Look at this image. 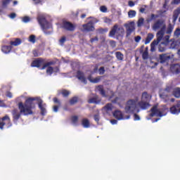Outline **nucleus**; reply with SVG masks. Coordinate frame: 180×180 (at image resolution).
<instances>
[{"label": "nucleus", "mask_w": 180, "mask_h": 180, "mask_svg": "<svg viewBox=\"0 0 180 180\" xmlns=\"http://www.w3.org/2000/svg\"><path fill=\"white\" fill-rule=\"evenodd\" d=\"M6 96H7V98H13V95L11 91H6Z\"/></svg>", "instance_id": "69168bd1"}, {"label": "nucleus", "mask_w": 180, "mask_h": 180, "mask_svg": "<svg viewBox=\"0 0 180 180\" xmlns=\"http://www.w3.org/2000/svg\"><path fill=\"white\" fill-rule=\"evenodd\" d=\"M37 20L42 30H44V33L47 34L48 32L46 30H49V29H51L53 27L49 21H47L46 17L43 15H39V17H37Z\"/></svg>", "instance_id": "39448f33"}, {"label": "nucleus", "mask_w": 180, "mask_h": 180, "mask_svg": "<svg viewBox=\"0 0 180 180\" xmlns=\"http://www.w3.org/2000/svg\"><path fill=\"white\" fill-rule=\"evenodd\" d=\"M167 46V45L162 44V42H161L158 46V50H159L160 53H164V51H165V50H167V48H166Z\"/></svg>", "instance_id": "e433bc0d"}, {"label": "nucleus", "mask_w": 180, "mask_h": 180, "mask_svg": "<svg viewBox=\"0 0 180 180\" xmlns=\"http://www.w3.org/2000/svg\"><path fill=\"white\" fill-rule=\"evenodd\" d=\"M112 115L117 120H122L123 119V112L119 110L114 111Z\"/></svg>", "instance_id": "4be33fe9"}, {"label": "nucleus", "mask_w": 180, "mask_h": 180, "mask_svg": "<svg viewBox=\"0 0 180 180\" xmlns=\"http://www.w3.org/2000/svg\"><path fill=\"white\" fill-rule=\"evenodd\" d=\"M38 106L41 110V116H45L47 113V110H46V103L43 104V100L40 99L38 103Z\"/></svg>", "instance_id": "f3484780"}, {"label": "nucleus", "mask_w": 180, "mask_h": 180, "mask_svg": "<svg viewBox=\"0 0 180 180\" xmlns=\"http://www.w3.org/2000/svg\"><path fill=\"white\" fill-rule=\"evenodd\" d=\"M143 60H148V51L145 50L142 53Z\"/></svg>", "instance_id": "37998d69"}, {"label": "nucleus", "mask_w": 180, "mask_h": 180, "mask_svg": "<svg viewBox=\"0 0 180 180\" xmlns=\"http://www.w3.org/2000/svg\"><path fill=\"white\" fill-rule=\"evenodd\" d=\"M4 126H6L7 129L12 127V122H11V117H9V115H5L1 119H0L1 130H4Z\"/></svg>", "instance_id": "0eeeda50"}, {"label": "nucleus", "mask_w": 180, "mask_h": 180, "mask_svg": "<svg viewBox=\"0 0 180 180\" xmlns=\"http://www.w3.org/2000/svg\"><path fill=\"white\" fill-rule=\"evenodd\" d=\"M1 51L4 53V54H9V53L12 51V46H1Z\"/></svg>", "instance_id": "c85d7f7f"}, {"label": "nucleus", "mask_w": 180, "mask_h": 180, "mask_svg": "<svg viewBox=\"0 0 180 180\" xmlns=\"http://www.w3.org/2000/svg\"><path fill=\"white\" fill-rule=\"evenodd\" d=\"M157 18H159L158 15L151 14L150 18L147 20V22H151L152 20H154V19H157Z\"/></svg>", "instance_id": "49530a36"}, {"label": "nucleus", "mask_w": 180, "mask_h": 180, "mask_svg": "<svg viewBox=\"0 0 180 180\" xmlns=\"http://www.w3.org/2000/svg\"><path fill=\"white\" fill-rule=\"evenodd\" d=\"M172 95L174 96L175 98H180V88L176 87L173 89Z\"/></svg>", "instance_id": "2f4dec72"}, {"label": "nucleus", "mask_w": 180, "mask_h": 180, "mask_svg": "<svg viewBox=\"0 0 180 180\" xmlns=\"http://www.w3.org/2000/svg\"><path fill=\"white\" fill-rule=\"evenodd\" d=\"M170 71L172 74H180V65L179 64H173L170 66Z\"/></svg>", "instance_id": "a211bd4d"}, {"label": "nucleus", "mask_w": 180, "mask_h": 180, "mask_svg": "<svg viewBox=\"0 0 180 180\" xmlns=\"http://www.w3.org/2000/svg\"><path fill=\"white\" fill-rule=\"evenodd\" d=\"M60 94L63 96V98H68V96H70V92L67 89H63Z\"/></svg>", "instance_id": "4c0bfd02"}, {"label": "nucleus", "mask_w": 180, "mask_h": 180, "mask_svg": "<svg viewBox=\"0 0 180 180\" xmlns=\"http://www.w3.org/2000/svg\"><path fill=\"white\" fill-rule=\"evenodd\" d=\"M104 22L110 25L112 23V20L110 18H108V17L104 18Z\"/></svg>", "instance_id": "13d9d810"}, {"label": "nucleus", "mask_w": 180, "mask_h": 180, "mask_svg": "<svg viewBox=\"0 0 180 180\" xmlns=\"http://www.w3.org/2000/svg\"><path fill=\"white\" fill-rule=\"evenodd\" d=\"M96 89L97 91H98V92H100V95H101V96H103V98H106V91L103 89V85L97 86Z\"/></svg>", "instance_id": "bb28decb"}, {"label": "nucleus", "mask_w": 180, "mask_h": 180, "mask_svg": "<svg viewBox=\"0 0 180 180\" xmlns=\"http://www.w3.org/2000/svg\"><path fill=\"white\" fill-rule=\"evenodd\" d=\"M158 16H160L161 18H164L165 16V13H167V11L165 10H160L158 11Z\"/></svg>", "instance_id": "a18cd8bd"}, {"label": "nucleus", "mask_w": 180, "mask_h": 180, "mask_svg": "<svg viewBox=\"0 0 180 180\" xmlns=\"http://www.w3.org/2000/svg\"><path fill=\"white\" fill-rule=\"evenodd\" d=\"M136 11H134V10H129L128 12V17L130 19H131L133 18H136Z\"/></svg>", "instance_id": "58836bf2"}, {"label": "nucleus", "mask_w": 180, "mask_h": 180, "mask_svg": "<svg viewBox=\"0 0 180 180\" xmlns=\"http://www.w3.org/2000/svg\"><path fill=\"white\" fill-rule=\"evenodd\" d=\"M143 25H144V18H141L139 19V20L137 22V26H138V27H141V26H143Z\"/></svg>", "instance_id": "c03bdc74"}, {"label": "nucleus", "mask_w": 180, "mask_h": 180, "mask_svg": "<svg viewBox=\"0 0 180 180\" xmlns=\"http://www.w3.org/2000/svg\"><path fill=\"white\" fill-rule=\"evenodd\" d=\"M103 78V76H98L94 79H92L91 76L88 77L89 81H90V82H92V84H98V83L101 82V80Z\"/></svg>", "instance_id": "5701e85b"}, {"label": "nucleus", "mask_w": 180, "mask_h": 180, "mask_svg": "<svg viewBox=\"0 0 180 180\" xmlns=\"http://www.w3.org/2000/svg\"><path fill=\"white\" fill-rule=\"evenodd\" d=\"M180 0H173L172 1V5H179Z\"/></svg>", "instance_id": "0e129e2a"}, {"label": "nucleus", "mask_w": 180, "mask_h": 180, "mask_svg": "<svg viewBox=\"0 0 180 180\" xmlns=\"http://www.w3.org/2000/svg\"><path fill=\"white\" fill-rule=\"evenodd\" d=\"M134 120H140V115H137L136 112L134 113Z\"/></svg>", "instance_id": "680f3d73"}, {"label": "nucleus", "mask_w": 180, "mask_h": 180, "mask_svg": "<svg viewBox=\"0 0 180 180\" xmlns=\"http://www.w3.org/2000/svg\"><path fill=\"white\" fill-rule=\"evenodd\" d=\"M82 126L84 129H89V127H91V123L89 122V120L86 118H84L82 120Z\"/></svg>", "instance_id": "cd10ccee"}, {"label": "nucleus", "mask_w": 180, "mask_h": 180, "mask_svg": "<svg viewBox=\"0 0 180 180\" xmlns=\"http://www.w3.org/2000/svg\"><path fill=\"white\" fill-rule=\"evenodd\" d=\"M32 54L34 57H39V56H41V54L39 53V51H37V49H34L32 51Z\"/></svg>", "instance_id": "3c124183"}, {"label": "nucleus", "mask_w": 180, "mask_h": 180, "mask_svg": "<svg viewBox=\"0 0 180 180\" xmlns=\"http://www.w3.org/2000/svg\"><path fill=\"white\" fill-rule=\"evenodd\" d=\"M61 28L68 30V32H74L75 30V25L70 21H63Z\"/></svg>", "instance_id": "9d476101"}, {"label": "nucleus", "mask_w": 180, "mask_h": 180, "mask_svg": "<svg viewBox=\"0 0 180 180\" xmlns=\"http://www.w3.org/2000/svg\"><path fill=\"white\" fill-rule=\"evenodd\" d=\"M54 64H56L55 61L46 62L41 68V70H46V68H47L46 74H48L49 75H51L53 72H54V70H55V72H58L59 71L58 68H53L51 66V65H54Z\"/></svg>", "instance_id": "423d86ee"}, {"label": "nucleus", "mask_w": 180, "mask_h": 180, "mask_svg": "<svg viewBox=\"0 0 180 180\" xmlns=\"http://www.w3.org/2000/svg\"><path fill=\"white\" fill-rule=\"evenodd\" d=\"M28 41H30V43H32V44H34V43H36V35L34 34L30 35L28 38Z\"/></svg>", "instance_id": "ea45409f"}, {"label": "nucleus", "mask_w": 180, "mask_h": 180, "mask_svg": "<svg viewBox=\"0 0 180 180\" xmlns=\"http://www.w3.org/2000/svg\"><path fill=\"white\" fill-rule=\"evenodd\" d=\"M139 97L135 98V99L128 100L124 107L125 112L129 114L139 113L140 112V109L137 107Z\"/></svg>", "instance_id": "7ed1b4c3"}, {"label": "nucleus", "mask_w": 180, "mask_h": 180, "mask_svg": "<svg viewBox=\"0 0 180 180\" xmlns=\"http://www.w3.org/2000/svg\"><path fill=\"white\" fill-rule=\"evenodd\" d=\"M76 78L79 79V80L83 82V84H87L88 82L85 77V74L81 70H78L77 72Z\"/></svg>", "instance_id": "dca6fc26"}, {"label": "nucleus", "mask_w": 180, "mask_h": 180, "mask_svg": "<svg viewBox=\"0 0 180 180\" xmlns=\"http://www.w3.org/2000/svg\"><path fill=\"white\" fill-rule=\"evenodd\" d=\"M65 41H67V37H62L61 39H59V43L60 44V46H64V43H65Z\"/></svg>", "instance_id": "8fccbe9b"}, {"label": "nucleus", "mask_w": 180, "mask_h": 180, "mask_svg": "<svg viewBox=\"0 0 180 180\" xmlns=\"http://www.w3.org/2000/svg\"><path fill=\"white\" fill-rule=\"evenodd\" d=\"M170 58L171 56L168 55V53L160 54L159 55V63H160V64L168 63Z\"/></svg>", "instance_id": "4468645a"}, {"label": "nucleus", "mask_w": 180, "mask_h": 180, "mask_svg": "<svg viewBox=\"0 0 180 180\" xmlns=\"http://www.w3.org/2000/svg\"><path fill=\"white\" fill-rule=\"evenodd\" d=\"M115 57L118 60V61H123V59L124 58V55H123L122 52L117 51L115 53Z\"/></svg>", "instance_id": "473e14b6"}, {"label": "nucleus", "mask_w": 180, "mask_h": 180, "mask_svg": "<svg viewBox=\"0 0 180 180\" xmlns=\"http://www.w3.org/2000/svg\"><path fill=\"white\" fill-rule=\"evenodd\" d=\"M171 49H176V50L180 49V39L175 41V39L173 40V41L170 44Z\"/></svg>", "instance_id": "aec40b11"}, {"label": "nucleus", "mask_w": 180, "mask_h": 180, "mask_svg": "<svg viewBox=\"0 0 180 180\" xmlns=\"http://www.w3.org/2000/svg\"><path fill=\"white\" fill-rule=\"evenodd\" d=\"M124 27L127 29V35L126 37H130L131 33L136 30V27H134V22H131L128 24H125Z\"/></svg>", "instance_id": "f8f14e48"}, {"label": "nucleus", "mask_w": 180, "mask_h": 180, "mask_svg": "<svg viewBox=\"0 0 180 180\" xmlns=\"http://www.w3.org/2000/svg\"><path fill=\"white\" fill-rule=\"evenodd\" d=\"M98 40H99V39L98 38V37H95L94 38H91L90 39L91 43H94V41H98Z\"/></svg>", "instance_id": "338daca9"}, {"label": "nucleus", "mask_w": 180, "mask_h": 180, "mask_svg": "<svg viewBox=\"0 0 180 180\" xmlns=\"http://www.w3.org/2000/svg\"><path fill=\"white\" fill-rule=\"evenodd\" d=\"M12 0H3L2 1V6H4V8H6V6H8V5H9V4H11V1Z\"/></svg>", "instance_id": "09e8293b"}, {"label": "nucleus", "mask_w": 180, "mask_h": 180, "mask_svg": "<svg viewBox=\"0 0 180 180\" xmlns=\"http://www.w3.org/2000/svg\"><path fill=\"white\" fill-rule=\"evenodd\" d=\"M152 29L153 30H158L156 34L157 39L153 40L150 44V51H155V46H158V43L162 40V37H164V34H165V29H167V25H165V20L164 19H158L152 26Z\"/></svg>", "instance_id": "f03ea898"}, {"label": "nucleus", "mask_w": 180, "mask_h": 180, "mask_svg": "<svg viewBox=\"0 0 180 180\" xmlns=\"http://www.w3.org/2000/svg\"><path fill=\"white\" fill-rule=\"evenodd\" d=\"M36 98L30 97L26 99L25 103L22 102L18 103V109H14L12 110L11 113L13 115V122L14 123H18V120L20 119V116L23 115V116H29V115H33L32 109L36 108V104L34 103V101H36Z\"/></svg>", "instance_id": "f257e3e1"}, {"label": "nucleus", "mask_w": 180, "mask_h": 180, "mask_svg": "<svg viewBox=\"0 0 180 180\" xmlns=\"http://www.w3.org/2000/svg\"><path fill=\"white\" fill-rule=\"evenodd\" d=\"M134 40H135L136 43H139L140 40H141V37L140 35H138V36L135 37Z\"/></svg>", "instance_id": "e2e57ef3"}, {"label": "nucleus", "mask_w": 180, "mask_h": 180, "mask_svg": "<svg viewBox=\"0 0 180 180\" xmlns=\"http://www.w3.org/2000/svg\"><path fill=\"white\" fill-rule=\"evenodd\" d=\"M100 11L105 13L108 12V8H106V6H101L100 7Z\"/></svg>", "instance_id": "4d7b16f0"}, {"label": "nucleus", "mask_w": 180, "mask_h": 180, "mask_svg": "<svg viewBox=\"0 0 180 180\" xmlns=\"http://www.w3.org/2000/svg\"><path fill=\"white\" fill-rule=\"evenodd\" d=\"M98 72L100 75H103V74H105V68L104 67H101L98 69Z\"/></svg>", "instance_id": "6e6d98bb"}, {"label": "nucleus", "mask_w": 180, "mask_h": 180, "mask_svg": "<svg viewBox=\"0 0 180 180\" xmlns=\"http://www.w3.org/2000/svg\"><path fill=\"white\" fill-rule=\"evenodd\" d=\"M71 122L73 124H77L78 123V116L73 115L71 117Z\"/></svg>", "instance_id": "a19ab883"}, {"label": "nucleus", "mask_w": 180, "mask_h": 180, "mask_svg": "<svg viewBox=\"0 0 180 180\" xmlns=\"http://www.w3.org/2000/svg\"><path fill=\"white\" fill-rule=\"evenodd\" d=\"M44 63H46V59L43 58H36L35 60H34L32 63H31V67L32 68H40V67H43V65H44Z\"/></svg>", "instance_id": "1a4fd4ad"}, {"label": "nucleus", "mask_w": 180, "mask_h": 180, "mask_svg": "<svg viewBox=\"0 0 180 180\" xmlns=\"http://www.w3.org/2000/svg\"><path fill=\"white\" fill-rule=\"evenodd\" d=\"M103 109L108 115H110V113L113 110V105L112 103H107L104 107Z\"/></svg>", "instance_id": "a878e982"}, {"label": "nucleus", "mask_w": 180, "mask_h": 180, "mask_svg": "<svg viewBox=\"0 0 180 180\" xmlns=\"http://www.w3.org/2000/svg\"><path fill=\"white\" fill-rule=\"evenodd\" d=\"M9 18H11V19H15V18H16V13H12L10 14Z\"/></svg>", "instance_id": "774afa93"}, {"label": "nucleus", "mask_w": 180, "mask_h": 180, "mask_svg": "<svg viewBox=\"0 0 180 180\" xmlns=\"http://www.w3.org/2000/svg\"><path fill=\"white\" fill-rule=\"evenodd\" d=\"M138 106L140 107V108L142 110H147V108H150L151 105L149 102L143 101V100H141L140 101H138L137 103Z\"/></svg>", "instance_id": "2eb2a0df"}, {"label": "nucleus", "mask_w": 180, "mask_h": 180, "mask_svg": "<svg viewBox=\"0 0 180 180\" xmlns=\"http://www.w3.org/2000/svg\"><path fill=\"white\" fill-rule=\"evenodd\" d=\"M150 99H151V96L148 94L146 91L142 93V96L141 98V101H143L145 102H150Z\"/></svg>", "instance_id": "b1692460"}, {"label": "nucleus", "mask_w": 180, "mask_h": 180, "mask_svg": "<svg viewBox=\"0 0 180 180\" xmlns=\"http://www.w3.org/2000/svg\"><path fill=\"white\" fill-rule=\"evenodd\" d=\"M22 22H24V23H27L28 22H30V18H29L28 16H25L22 18Z\"/></svg>", "instance_id": "052dcab7"}, {"label": "nucleus", "mask_w": 180, "mask_h": 180, "mask_svg": "<svg viewBox=\"0 0 180 180\" xmlns=\"http://www.w3.org/2000/svg\"><path fill=\"white\" fill-rule=\"evenodd\" d=\"M174 36L175 37H180V29L176 28L174 32Z\"/></svg>", "instance_id": "603ef678"}, {"label": "nucleus", "mask_w": 180, "mask_h": 180, "mask_svg": "<svg viewBox=\"0 0 180 180\" xmlns=\"http://www.w3.org/2000/svg\"><path fill=\"white\" fill-rule=\"evenodd\" d=\"M98 33H100L101 34H103V33H106L108 32V28H99L98 30Z\"/></svg>", "instance_id": "864d4df0"}, {"label": "nucleus", "mask_w": 180, "mask_h": 180, "mask_svg": "<svg viewBox=\"0 0 180 180\" xmlns=\"http://www.w3.org/2000/svg\"><path fill=\"white\" fill-rule=\"evenodd\" d=\"M172 115H179L180 113V101H177L176 104L170 108Z\"/></svg>", "instance_id": "ddd939ff"}, {"label": "nucleus", "mask_w": 180, "mask_h": 180, "mask_svg": "<svg viewBox=\"0 0 180 180\" xmlns=\"http://www.w3.org/2000/svg\"><path fill=\"white\" fill-rule=\"evenodd\" d=\"M169 35H166L165 37H163L162 38V39L163 40L162 41V44H164L165 46H168V44H169V43H172L174 41V39H171L169 40Z\"/></svg>", "instance_id": "393cba45"}, {"label": "nucleus", "mask_w": 180, "mask_h": 180, "mask_svg": "<svg viewBox=\"0 0 180 180\" xmlns=\"http://www.w3.org/2000/svg\"><path fill=\"white\" fill-rule=\"evenodd\" d=\"M95 23H98V20H90L87 23L82 25L84 32H94L95 30Z\"/></svg>", "instance_id": "6e6552de"}, {"label": "nucleus", "mask_w": 180, "mask_h": 180, "mask_svg": "<svg viewBox=\"0 0 180 180\" xmlns=\"http://www.w3.org/2000/svg\"><path fill=\"white\" fill-rule=\"evenodd\" d=\"M160 98H162V99H168V98L169 96H171V94H169V93H168L166 90H163L160 94Z\"/></svg>", "instance_id": "c756f323"}, {"label": "nucleus", "mask_w": 180, "mask_h": 180, "mask_svg": "<svg viewBox=\"0 0 180 180\" xmlns=\"http://www.w3.org/2000/svg\"><path fill=\"white\" fill-rule=\"evenodd\" d=\"M10 44L11 46H19L22 44V39H20V38H16L15 41H10Z\"/></svg>", "instance_id": "7c9ffc66"}, {"label": "nucleus", "mask_w": 180, "mask_h": 180, "mask_svg": "<svg viewBox=\"0 0 180 180\" xmlns=\"http://www.w3.org/2000/svg\"><path fill=\"white\" fill-rule=\"evenodd\" d=\"M98 99H99V97L98 96H96L89 99L88 102L89 103H99V102H101V100H98Z\"/></svg>", "instance_id": "72a5a7b5"}, {"label": "nucleus", "mask_w": 180, "mask_h": 180, "mask_svg": "<svg viewBox=\"0 0 180 180\" xmlns=\"http://www.w3.org/2000/svg\"><path fill=\"white\" fill-rule=\"evenodd\" d=\"M154 39V34L150 33L148 34V36L146 37V39L145 40V44H148V43H150V41H151V39Z\"/></svg>", "instance_id": "f704fd0d"}, {"label": "nucleus", "mask_w": 180, "mask_h": 180, "mask_svg": "<svg viewBox=\"0 0 180 180\" xmlns=\"http://www.w3.org/2000/svg\"><path fill=\"white\" fill-rule=\"evenodd\" d=\"M172 30H174V25H172V24L169 23L166 30V34H171V33H172Z\"/></svg>", "instance_id": "c9c22d12"}, {"label": "nucleus", "mask_w": 180, "mask_h": 180, "mask_svg": "<svg viewBox=\"0 0 180 180\" xmlns=\"http://www.w3.org/2000/svg\"><path fill=\"white\" fill-rule=\"evenodd\" d=\"M109 36L110 37H115V36H116L117 39L123 37V36H124V28L119 26L117 24H115L111 28V30L109 32Z\"/></svg>", "instance_id": "20e7f679"}, {"label": "nucleus", "mask_w": 180, "mask_h": 180, "mask_svg": "<svg viewBox=\"0 0 180 180\" xmlns=\"http://www.w3.org/2000/svg\"><path fill=\"white\" fill-rule=\"evenodd\" d=\"M165 91H166L169 95H171V93L173 92L174 88L171 86H168L165 89Z\"/></svg>", "instance_id": "de8ad7c7"}, {"label": "nucleus", "mask_w": 180, "mask_h": 180, "mask_svg": "<svg viewBox=\"0 0 180 180\" xmlns=\"http://www.w3.org/2000/svg\"><path fill=\"white\" fill-rule=\"evenodd\" d=\"M94 117L95 122H96V123H99V120H101V117L99 116V114L94 115Z\"/></svg>", "instance_id": "5fc2aeb1"}, {"label": "nucleus", "mask_w": 180, "mask_h": 180, "mask_svg": "<svg viewBox=\"0 0 180 180\" xmlns=\"http://www.w3.org/2000/svg\"><path fill=\"white\" fill-rule=\"evenodd\" d=\"M78 102V97H73L70 100V105H75Z\"/></svg>", "instance_id": "79ce46f5"}, {"label": "nucleus", "mask_w": 180, "mask_h": 180, "mask_svg": "<svg viewBox=\"0 0 180 180\" xmlns=\"http://www.w3.org/2000/svg\"><path fill=\"white\" fill-rule=\"evenodd\" d=\"M53 103H56L58 105H53V112H58V108H60V106H61V101H60V100L57 98V97H54L53 98Z\"/></svg>", "instance_id": "6ab92c4d"}, {"label": "nucleus", "mask_w": 180, "mask_h": 180, "mask_svg": "<svg viewBox=\"0 0 180 180\" xmlns=\"http://www.w3.org/2000/svg\"><path fill=\"white\" fill-rule=\"evenodd\" d=\"M71 15L72 16V18H78V15H79V11H77L76 13H75L74 11L71 12Z\"/></svg>", "instance_id": "bf43d9fd"}, {"label": "nucleus", "mask_w": 180, "mask_h": 180, "mask_svg": "<svg viewBox=\"0 0 180 180\" xmlns=\"http://www.w3.org/2000/svg\"><path fill=\"white\" fill-rule=\"evenodd\" d=\"M150 117H154V116H159L160 117H162V112L158 109V104L154 105L150 109Z\"/></svg>", "instance_id": "9b49d317"}, {"label": "nucleus", "mask_w": 180, "mask_h": 180, "mask_svg": "<svg viewBox=\"0 0 180 180\" xmlns=\"http://www.w3.org/2000/svg\"><path fill=\"white\" fill-rule=\"evenodd\" d=\"M180 14V6L178 7L176 9H175L173 12V23H176V20H178V18Z\"/></svg>", "instance_id": "412c9836"}]
</instances>
